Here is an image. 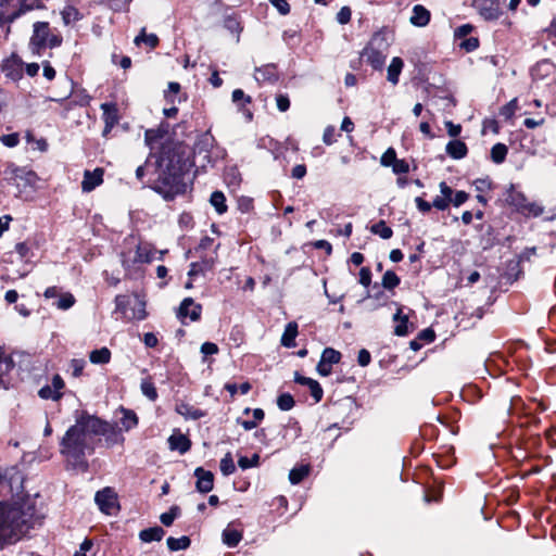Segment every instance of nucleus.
<instances>
[{"mask_svg": "<svg viewBox=\"0 0 556 556\" xmlns=\"http://www.w3.org/2000/svg\"><path fill=\"white\" fill-rule=\"evenodd\" d=\"M94 415L86 410L75 413V424L71 426L60 441V454L65 458L66 466L72 469L87 471V456L96 450L94 432L99 430Z\"/></svg>", "mask_w": 556, "mask_h": 556, "instance_id": "nucleus-1", "label": "nucleus"}, {"mask_svg": "<svg viewBox=\"0 0 556 556\" xmlns=\"http://www.w3.org/2000/svg\"><path fill=\"white\" fill-rule=\"evenodd\" d=\"M43 518L33 500L12 505L0 502V549L21 541Z\"/></svg>", "mask_w": 556, "mask_h": 556, "instance_id": "nucleus-2", "label": "nucleus"}, {"mask_svg": "<svg viewBox=\"0 0 556 556\" xmlns=\"http://www.w3.org/2000/svg\"><path fill=\"white\" fill-rule=\"evenodd\" d=\"M128 248L121 252V263L125 270V276L134 278L140 274V265L149 264L156 254V249L149 242L137 241L134 236L125 239Z\"/></svg>", "mask_w": 556, "mask_h": 556, "instance_id": "nucleus-3", "label": "nucleus"}, {"mask_svg": "<svg viewBox=\"0 0 556 556\" xmlns=\"http://www.w3.org/2000/svg\"><path fill=\"white\" fill-rule=\"evenodd\" d=\"M61 43L62 37L51 34L48 22H36L34 24L33 35L29 40V49L34 54L40 55L47 48H56Z\"/></svg>", "mask_w": 556, "mask_h": 556, "instance_id": "nucleus-4", "label": "nucleus"}, {"mask_svg": "<svg viewBox=\"0 0 556 556\" xmlns=\"http://www.w3.org/2000/svg\"><path fill=\"white\" fill-rule=\"evenodd\" d=\"M4 179L12 185H15L20 193L35 191L39 180L34 170L25 167H18L13 163H9L3 170Z\"/></svg>", "mask_w": 556, "mask_h": 556, "instance_id": "nucleus-5", "label": "nucleus"}, {"mask_svg": "<svg viewBox=\"0 0 556 556\" xmlns=\"http://www.w3.org/2000/svg\"><path fill=\"white\" fill-rule=\"evenodd\" d=\"M505 202L523 215L540 216L543 207L534 202H529L525 194L510 185L506 190Z\"/></svg>", "mask_w": 556, "mask_h": 556, "instance_id": "nucleus-6", "label": "nucleus"}, {"mask_svg": "<svg viewBox=\"0 0 556 556\" xmlns=\"http://www.w3.org/2000/svg\"><path fill=\"white\" fill-rule=\"evenodd\" d=\"M384 48L386 43L383 42V38L379 34H376L364 48L362 58L370 64L372 68L381 70L387 58Z\"/></svg>", "mask_w": 556, "mask_h": 556, "instance_id": "nucleus-7", "label": "nucleus"}, {"mask_svg": "<svg viewBox=\"0 0 556 556\" xmlns=\"http://www.w3.org/2000/svg\"><path fill=\"white\" fill-rule=\"evenodd\" d=\"M24 476L16 467L5 469L0 475V490L11 496H20L24 491Z\"/></svg>", "mask_w": 556, "mask_h": 556, "instance_id": "nucleus-8", "label": "nucleus"}, {"mask_svg": "<svg viewBox=\"0 0 556 556\" xmlns=\"http://www.w3.org/2000/svg\"><path fill=\"white\" fill-rule=\"evenodd\" d=\"M31 9V5L25 4V0H0V25L13 23Z\"/></svg>", "mask_w": 556, "mask_h": 556, "instance_id": "nucleus-9", "label": "nucleus"}, {"mask_svg": "<svg viewBox=\"0 0 556 556\" xmlns=\"http://www.w3.org/2000/svg\"><path fill=\"white\" fill-rule=\"evenodd\" d=\"M169 172H173L170 176L160 178L155 181L153 189L163 195L165 200H173L177 193L176 182L178 181L177 173L181 172L182 168H176L173 164L167 165Z\"/></svg>", "mask_w": 556, "mask_h": 556, "instance_id": "nucleus-10", "label": "nucleus"}, {"mask_svg": "<svg viewBox=\"0 0 556 556\" xmlns=\"http://www.w3.org/2000/svg\"><path fill=\"white\" fill-rule=\"evenodd\" d=\"M94 502L99 509L106 515H112L118 509L117 494L110 486L98 491L94 495Z\"/></svg>", "mask_w": 556, "mask_h": 556, "instance_id": "nucleus-11", "label": "nucleus"}, {"mask_svg": "<svg viewBox=\"0 0 556 556\" xmlns=\"http://www.w3.org/2000/svg\"><path fill=\"white\" fill-rule=\"evenodd\" d=\"M214 137L207 131L200 136L199 140L194 146L193 152V165L198 166L201 160H207V163L212 164V148L214 144Z\"/></svg>", "mask_w": 556, "mask_h": 556, "instance_id": "nucleus-12", "label": "nucleus"}, {"mask_svg": "<svg viewBox=\"0 0 556 556\" xmlns=\"http://www.w3.org/2000/svg\"><path fill=\"white\" fill-rule=\"evenodd\" d=\"M202 305L194 302L192 298H186L181 301L176 316L181 324L187 325V318L190 321H198L201 318Z\"/></svg>", "mask_w": 556, "mask_h": 556, "instance_id": "nucleus-13", "label": "nucleus"}, {"mask_svg": "<svg viewBox=\"0 0 556 556\" xmlns=\"http://www.w3.org/2000/svg\"><path fill=\"white\" fill-rule=\"evenodd\" d=\"M96 420L100 424L99 430L94 432V438L98 435H103L105 439V443L109 447L123 444L125 441V438L122 433V430L112 426L111 424L100 419L96 416Z\"/></svg>", "mask_w": 556, "mask_h": 556, "instance_id": "nucleus-14", "label": "nucleus"}, {"mask_svg": "<svg viewBox=\"0 0 556 556\" xmlns=\"http://www.w3.org/2000/svg\"><path fill=\"white\" fill-rule=\"evenodd\" d=\"M472 7L485 21H495L501 15L498 0H472Z\"/></svg>", "mask_w": 556, "mask_h": 556, "instance_id": "nucleus-15", "label": "nucleus"}, {"mask_svg": "<svg viewBox=\"0 0 556 556\" xmlns=\"http://www.w3.org/2000/svg\"><path fill=\"white\" fill-rule=\"evenodd\" d=\"M65 387V382L63 378L55 374L52 377L51 384L43 386L39 389L38 395L42 400H52V401H59L63 396L62 390Z\"/></svg>", "mask_w": 556, "mask_h": 556, "instance_id": "nucleus-16", "label": "nucleus"}, {"mask_svg": "<svg viewBox=\"0 0 556 556\" xmlns=\"http://www.w3.org/2000/svg\"><path fill=\"white\" fill-rule=\"evenodd\" d=\"M15 367V362L12 356L5 355L3 349L0 346V389L8 390L11 387V371Z\"/></svg>", "mask_w": 556, "mask_h": 556, "instance_id": "nucleus-17", "label": "nucleus"}, {"mask_svg": "<svg viewBox=\"0 0 556 556\" xmlns=\"http://www.w3.org/2000/svg\"><path fill=\"white\" fill-rule=\"evenodd\" d=\"M104 169L97 167L93 170H85L81 181L83 192H91L103 182Z\"/></svg>", "mask_w": 556, "mask_h": 556, "instance_id": "nucleus-18", "label": "nucleus"}, {"mask_svg": "<svg viewBox=\"0 0 556 556\" xmlns=\"http://www.w3.org/2000/svg\"><path fill=\"white\" fill-rule=\"evenodd\" d=\"M197 477V490L201 493H208L214 486V475L211 471L204 470L202 467H198L194 470Z\"/></svg>", "mask_w": 556, "mask_h": 556, "instance_id": "nucleus-19", "label": "nucleus"}, {"mask_svg": "<svg viewBox=\"0 0 556 556\" xmlns=\"http://www.w3.org/2000/svg\"><path fill=\"white\" fill-rule=\"evenodd\" d=\"M254 78L257 83H275L278 80L277 67L275 64H265L256 67Z\"/></svg>", "mask_w": 556, "mask_h": 556, "instance_id": "nucleus-20", "label": "nucleus"}, {"mask_svg": "<svg viewBox=\"0 0 556 556\" xmlns=\"http://www.w3.org/2000/svg\"><path fill=\"white\" fill-rule=\"evenodd\" d=\"M101 110L103 113V121L105 123L104 134H106L110 132L118 122L117 108L114 103H102Z\"/></svg>", "mask_w": 556, "mask_h": 556, "instance_id": "nucleus-21", "label": "nucleus"}, {"mask_svg": "<svg viewBox=\"0 0 556 556\" xmlns=\"http://www.w3.org/2000/svg\"><path fill=\"white\" fill-rule=\"evenodd\" d=\"M167 442L169 450L178 451L180 454L187 453L191 447V441L182 433H173Z\"/></svg>", "mask_w": 556, "mask_h": 556, "instance_id": "nucleus-22", "label": "nucleus"}, {"mask_svg": "<svg viewBox=\"0 0 556 556\" xmlns=\"http://www.w3.org/2000/svg\"><path fill=\"white\" fill-rule=\"evenodd\" d=\"M445 151L447 155L454 160H462L468 154V148L466 143L462 140H451L446 147Z\"/></svg>", "mask_w": 556, "mask_h": 556, "instance_id": "nucleus-23", "label": "nucleus"}, {"mask_svg": "<svg viewBox=\"0 0 556 556\" xmlns=\"http://www.w3.org/2000/svg\"><path fill=\"white\" fill-rule=\"evenodd\" d=\"M409 21L415 26L424 27L430 22V12L424 5L416 4Z\"/></svg>", "mask_w": 556, "mask_h": 556, "instance_id": "nucleus-24", "label": "nucleus"}, {"mask_svg": "<svg viewBox=\"0 0 556 556\" xmlns=\"http://www.w3.org/2000/svg\"><path fill=\"white\" fill-rule=\"evenodd\" d=\"M298 336V324L295 321L288 323L281 336V345L286 348L295 346V338Z\"/></svg>", "mask_w": 556, "mask_h": 556, "instance_id": "nucleus-25", "label": "nucleus"}, {"mask_svg": "<svg viewBox=\"0 0 556 556\" xmlns=\"http://www.w3.org/2000/svg\"><path fill=\"white\" fill-rule=\"evenodd\" d=\"M554 72V64L549 60H542L535 64L531 74L535 79H543Z\"/></svg>", "mask_w": 556, "mask_h": 556, "instance_id": "nucleus-26", "label": "nucleus"}, {"mask_svg": "<svg viewBox=\"0 0 556 556\" xmlns=\"http://www.w3.org/2000/svg\"><path fill=\"white\" fill-rule=\"evenodd\" d=\"M242 531L231 528L230 526L224 529L222 534L223 543L228 547H236L242 540Z\"/></svg>", "mask_w": 556, "mask_h": 556, "instance_id": "nucleus-27", "label": "nucleus"}, {"mask_svg": "<svg viewBox=\"0 0 556 556\" xmlns=\"http://www.w3.org/2000/svg\"><path fill=\"white\" fill-rule=\"evenodd\" d=\"M165 534L163 528L155 526L152 528L143 529L139 533V539L144 543H150L153 541H161Z\"/></svg>", "mask_w": 556, "mask_h": 556, "instance_id": "nucleus-28", "label": "nucleus"}, {"mask_svg": "<svg viewBox=\"0 0 556 556\" xmlns=\"http://www.w3.org/2000/svg\"><path fill=\"white\" fill-rule=\"evenodd\" d=\"M402 313V307H399L393 316V320L396 323L394 333L399 337H404L408 333V318Z\"/></svg>", "mask_w": 556, "mask_h": 556, "instance_id": "nucleus-29", "label": "nucleus"}, {"mask_svg": "<svg viewBox=\"0 0 556 556\" xmlns=\"http://www.w3.org/2000/svg\"><path fill=\"white\" fill-rule=\"evenodd\" d=\"M311 466L308 464H302L293 467L289 472V481L291 484H299L308 476Z\"/></svg>", "mask_w": 556, "mask_h": 556, "instance_id": "nucleus-30", "label": "nucleus"}, {"mask_svg": "<svg viewBox=\"0 0 556 556\" xmlns=\"http://www.w3.org/2000/svg\"><path fill=\"white\" fill-rule=\"evenodd\" d=\"M404 66V62L401 58L395 56L392 59L389 67H388V80L396 85L399 83V77Z\"/></svg>", "mask_w": 556, "mask_h": 556, "instance_id": "nucleus-31", "label": "nucleus"}, {"mask_svg": "<svg viewBox=\"0 0 556 556\" xmlns=\"http://www.w3.org/2000/svg\"><path fill=\"white\" fill-rule=\"evenodd\" d=\"M89 361L97 365L108 364L111 361V351L105 346L93 350L89 354Z\"/></svg>", "mask_w": 556, "mask_h": 556, "instance_id": "nucleus-32", "label": "nucleus"}, {"mask_svg": "<svg viewBox=\"0 0 556 556\" xmlns=\"http://www.w3.org/2000/svg\"><path fill=\"white\" fill-rule=\"evenodd\" d=\"M210 203L219 215L227 212L226 197L222 191H214L211 194Z\"/></svg>", "mask_w": 556, "mask_h": 556, "instance_id": "nucleus-33", "label": "nucleus"}, {"mask_svg": "<svg viewBox=\"0 0 556 556\" xmlns=\"http://www.w3.org/2000/svg\"><path fill=\"white\" fill-rule=\"evenodd\" d=\"M134 42L136 46L146 43L149 48L154 49L159 45V38L155 34H147L146 28H142Z\"/></svg>", "mask_w": 556, "mask_h": 556, "instance_id": "nucleus-34", "label": "nucleus"}, {"mask_svg": "<svg viewBox=\"0 0 556 556\" xmlns=\"http://www.w3.org/2000/svg\"><path fill=\"white\" fill-rule=\"evenodd\" d=\"M166 543H167V547L169 548V551L176 552V551L187 549L191 544V540L187 535H182L178 539L169 536L166 540Z\"/></svg>", "mask_w": 556, "mask_h": 556, "instance_id": "nucleus-35", "label": "nucleus"}, {"mask_svg": "<svg viewBox=\"0 0 556 556\" xmlns=\"http://www.w3.org/2000/svg\"><path fill=\"white\" fill-rule=\"evenodd\" d=\"M123 417L121 418V425L126 430L129 431L137 427L138 417L134 410L122 408Z\"/></svg>", "mask_w": 556, "mask_h": 556, "instance_id": "nucleus-36", "label": "nucleus"}, {"mask_svg": "<svg viewBox=\"0 0 556 556\" xmlns=\"http://www.w3.org/2000/svg\"><path fill=\"white\" fill-rule=\"evenodd\" d=\"M177 412L184 417L192 420H198L205 415L203 410L188 404H181L180 406H178Z\"/></svg>", "mask_w": 556, "mask_h": 556, "instance_id": "nucleus-37", "label": "nucleus"}, {"mask_svg": "<svg viewBox=\"0 0 556 556\" xmlns=\"http://www.w3.org/2000/svg\"><path fill=\"white\" fill-rule=\"evenodd\" d=\"M224 27L229 30L231 34H236L237 41H239L240 33L242 31V26L239 18L236 15H228L224 20Z\"/></svg>", "mask_w": 556, "mask_h": 556, "instance_id": "nucleus-38", "label": "nucleus"}, {"mask_svg": "<svg viewBox=\"0 0 556 556\" xmlns=\"http://www.w3.org/2000/svg\"><path fill=\"white\" fill-rule=\"evenodd\" d=\"M508 149L504 143H495L491 149V160L495 164H501L505 161Z\"/></svg>", "mask_w": 556, "mask_h": 556, "instance_id": "nucleus-39", "label": "nucleus"}, {"mask_svg": "<svg viewBox=\"0 0 556 556\" xmlns=\"http://www.w3.org/2000/svg\"><path fill=\"white\" fill-rule=\"evenodd\" d=\"M213 263L210 261L203 262H193L190 264V269L188 271L189 278H193L200 274H204L206 270L212 269Z\"/></svg>", "mask_w": 556, "mask_h": 556, "instance_id": "nucleus-40", "label": "nucleus"}, {"mask_svg": "<svg viewBox=\"0 0 556 556\" xmlns=\"http://www.w3.org/2000/svg\"><path fill=\"white\" fill-rule=\"evenodd\" d=\"M140 389L142 394L150 401L154 402L157 399V391L151 378H146L141 381Z\"/></svg>", "mask_w": 556, "mask_h": 556, "instance_id": "nucleus-41", "label": "nucleus"}, {"mask_svg": "<svg viewBox=\"0 0 556 556\" xmlns=\"http://www.w3.org/2000/svg\"><path fill=\"white\" fill-rule=\"evenodd\" d=\"M370 231L374 235H378L382 239H390L393 235V230L386 224L384 220H379L370 227Z\"/></svg>", "mask_w": 556, "mask_h": 556, "instance_id": "nucleus-42", "label": "nucleus"}, {"mask_svg": "<svg viewBox=\"0 0 556 556\" xmlns=\"http://www.w3.org/2000/svg\"><path fill=\"white\" fill-rule=\"evenodd\" d=\"M76 300L74 295L70 292H65L59 295L58 300L53 303V305L62 311H66L71 308L75 304Z\"/></svg>", "mask_w": 556, "mask_h": 556, "instance_id": "nucleus-43", "label": "nucleus"}, {"mask_svg": "<svg viewBox=\"0 0 556 556\" xmlns=\"http://www.w3.org/2000/svg\"><path fill=\"white\" fill-rule=\"evenodd\" d=\"M220 471L224 476H230L236 471V466L230 452H227L219 463Z\"/></svg>", "mask_w": 556, "mask_h": 556, "instance_id": "nucleus-44", "label": "nucleus"}, {"mask_svg": "<svg viewBox=\"0 0 556 556\" xmlns=\"http://www.w3.org/2000/svg\"><path fill=\"white\" fill-rule=\"evenodd\" d=\"M400 282L399 276L393 270H387L382 276L381 285L387 290H393Z\"/></svg>", "mask_w": 556, "mask_h": 556, "instance_id": "nucleus-45", "label": "nucleus"}, {"mask_svg": "<svg viewBox=\"0 0 556 556\" xmlns=\"http://www.w3.org/2000/svg\"><path fill=\"white\" fill-rule=\"evenodd\" d=\"M147 317L146 302L136 295V306L132 308L128 319L143 320Z\"/></svg>", "mask_w": 556, "mask_h": 556, "instance_id": "nucleus-46", "label": "nucleus"}, {"mask_svg": "<svg viewBox=\"0 0 556 556\" xmlns=\"http://www.w3.org/2000/svg\"><path fill=\"white\" fill-rule=\"evenodd\" d=\"M324 363L329 364L330 366L338 364L341 359V353L332 348H326L320 357Z\"/></svg>", "mask_w": 556, "mask_h": 556, "instance_id": "nucleus-47", "label": "nucleus"}, {"mask_svg": "<svg viewBox=\"0 0 556 556\" xmlns=\"http://www.w3.org/2000/svg\"><path fill=\"white\" fill-rule=\"evenodd\" d=\"M295 402L290 393H282L277 397V405L281 410H290Z\"/></svg>", "mask_w": 556, "mask_h": 556, "instance_id": "nucleus-48", "label": "nucleus"}, {"mask_svg": "<svg viewBox=\"0 0 556 556\" xmlns=\"http://www.w3.org/2000/svg\"><path fill=\"white\" fill-rule=\"evenodd\" d=\"M258 462H260V455L258 454H253L252 457L241 456L238 459V466L242 470H245V469H249V468H252V467H256L258 465Z\"/></svg>", "mask_w": 556, "mask_h": 556, "instance_id": "nucleus-49", "label": "nucleus"}, {"mask_svg": "<svg viewBox=\"0 0 556 556\" xmlns=\"http://www.w3.org/2000/svg\"><path fill=\"white\" fill-rule=\"evenodd\" d=\"M62 17L65 24H70L78 21L80 18V14L76 8L68 5L62 11Z\"/></svg>", "mask_w": 556, "mask_h": 556, "instance_id": "nucleus-50", "label": "nucleus"}, {"mask_svg": "<svg viewBox=\"0 0 556 556\" xmlns=\"http://www.w3.org/2000/svg\"><path fill=\"white\" fill-rule=\"evenodd\" d=\"M129 304V300H128V296L127 295H116L115 298V306H116V311L117 312H121L124 317H129V315L127 314V306Z\"/></svg>", "mask_w": 556, "mask_h": 556, "instance_id": "nucleus-51", "label": "nucleus"}, {"mask_svg": "<svg viewBox=\"0 0 556 556\" xmlns=\"http://www.w3.org/2000/svg\"><path fill=\"white\" fill-rule=\"evenodd\" d=\"M307 388L309 389L311 395L313 396L315 402H320L324 395V391L319 382L313 379V381L307 386Z\"/></svg>", "mask_w": 556, "mask_h": 556, "instance_id": "nucleus-52", "label": "nucleus"}, {"mask_svg": "<svg viewBox=\"0 0 556 556\" xmlns=\"http://www.w3.org/2000/svg\"><path fill=\"white\" fill-rule=\"evenodd\" d=\"M516 110H517V99H513L511 101H509L507 104H505L501 109L500 114H501V116L505 117L506 119H509L513 117Z\"/></svg>", "mask_w": 556, "mask_h": 556, "instance_id": "nucleus-53", "label": "nucleus"}, {"mask_svg": "<svg viewBox=\"0 0 556 556\" xmlns=\"http://www.w3.org/2000/svg\"><path fill=\"white\" fill-rule=\"evenodd\" d=\"M0 141L8 148H14L20 143V135L17 132L3 135Z\"/></svg>", "mask_w": 556, "mask_h": 556, "instance_id": "nucleus-54", "label": "nucleus"}, {"mask_svg": "<svg viewBox=\"0 0 556 556\" xmlns=\"http://www.w3.org/2000/svg\"><path fill=\"white\" fill-rule=\"evenodd\" d=\"M323 141L325 144L330 146L337 141V132L333 126H327L324 130Z\"/></svg>", "mask_w": 556, "mask_h": 556, "instance_id": "nucleus-55", "label": "nucleus"}, {"mask_svg": "<svg viewBox=\"0 0 556 556\" xmlns=\"http://www.w3.org/2000/svg\"><path fill=\"white\" fill-rule=\"evenodd\" d=\"M352 11L349 7H342L337 13V22L341 25H345L351 21Z\"/></svg>", "mask_w": 556, "mask_h": 556, "instance_id": "nucleus-56", "label": "nucleus"}, {"mask_svg": "<svg viewBox=\"0 0 556 556\" xmlns=\"http://www.w3.org/2000/svg\"><path fill=\"white\" fill-rule=\"evenodd\" d=\"M391 165L395 174H406L409 170V164L405 160L395 159Z\"/></svg>", "mask_w": 556, "mask_h": 556, "instance_id": "nucleus-57", "label": "nucleus"}, {"mask_svg": "<svg viewBox=\"0 0 556 556\" xmlns=\"http://www.w3.org/2000/svg\"><path fill=\"white\" fill-rule=\"evenodd\" d=\"M269 2L281 15H287L290 12V5L287 0H269Z\"/></svg>", "mask_w": 556, "mask_h": 556, "instance_id": "nucleus-58", "label": "nucleus"}, {"mask_svg": "<svg viewBox=\"0 0 556 556\" xmlns=\"http://www.w3.org/2000/svg\"><path fill=\"white\" fill-rule=\"evenodd\" d=\"M86 362L84 359H72L71 361V369L74 377H79L83 374Z\"/></svg>", "mask_w": 556, "mask_h": 556, "instance_id": "nucleus-59", "label": "nucleus"}, {"mask_svg": "<svg viewBox=\"0 0 556 556\" xmlns=\"http://www.w3.org/2000/svg\"><path fill=\"white\" fill-rule=\"evenodd\" d=\"M469 198V194L463 190L460 191H456L454 194H453V198H452V201L451 203L455 206V207H458L460 205H463Z\"/></svg>", "mask_w": 556, "mask_h": 556, "instance_id": "nucleus-60", "label": "nucleus"}, {"mask_svg": "<svg viewBox=\"0 0 556 556\" xmlns=\"http://www.w3.org/2000/svg\"><path fill=\"white\" fill-rule=\"evenodd\" d=\"M359 283L364 287H369L371 283V271L368 267H362L359 270Z\"/></svg>", "mask_w": 556, "mask_h": 556, "instance_id": "nucleus-61", "label": "nucleus"}, {"mask_svg": "<svg viewBox=\"0 0 556 556\" xmlns=\"http://www.w3.org/2000/svg\"><path fill=\"white\" fill-rule=\"evenodd\" d=\"M277 108L280 112H286L290 108V100L287 94H278L276 97Z\"/></svg>", "mask_w": 556, "mask_h": 556, "instance_id": "nucleus-62", "label": "nucleus"}, {"mask_svg": "<svg viewBox=\"0 0 556 556\" xmlns=\"http://www.w3.org/2000/svg\"><path fill=\"white\" fill-rule=\"evenodd\" d=\"M396 159V153L393 148H389L381 156V164L383 166H390Z\"/></svg>", "mask_w": 556, "mask_h": 556, "instance_id": "nucleus-63", "label": "nucleus"}, {"mask_svg": "<svg viewBox=\"0 0 556 556\" xmlns=\"http://www.w3.org/2000/svg\"><path fill=\"white\" fill-rule=\"evenodd\" d=\"M431 204L439 211H445L446 208H448L451 202L446 200L444 197L437 195Z\"/></svg>", "mask_w": 556, "mask_h": 556, "instance_id": "nucleus-64", "label": "nucleus"}]
</instances>
